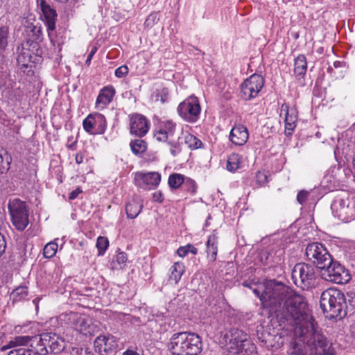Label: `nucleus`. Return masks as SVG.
Returning <instances> with one entry per match:
<instances>
[{"mask_svg":"<svg viewBox=\"0 0 355 355\" xmlns=\"http://www.w3.org/2000/svg\"><path fill=\"white\" fill-rule=\"evenodd\" d=\"M249 137L247 128L243 125H235L230 134V140L236 146L244 145Z\"/></svg>","mask_w":355,"mask_h":355,"instance_id":"nucleus-22","label":"nucleus"},{"mask_svg":"<svg viewBox=\"0 0 355 355\" xmlns=\"http://www.w3.org/2000/svg\"><path fill=\"white\" fill-rule=\"evenodd\" d=\"M264 85L262 76L253 74L247 78L241 85V96L248 101L257 96Z\"/></svg>","mask_w":355,"mask_h":355,"instance_id":"nucleus-16","label":"nucleus"},{"mask_svg":"<svg viewBox=\"0 0 355 355\" xmlns=\"http://www.w3.org/2000/svg\"><path fill=\"white\" fill-rule=\"evenodd\" d=\"M254 293L264 306L275 313L280 326L296 324L298 317H308L307 313L310 312L304 297L292 293L285 284L275 279L259 283Z\"/></svg>","mask_w":355,"mask_h":355,"instance_id":"nucleus-1","label":"nucleus"},{"mask_svg":"<svg viewBox=\"0 0 355 355\" xmlns=\"http://www.w3.org/2000/svg\"><path fill=\"white\" fill-rule=\"evenodd\" d=\"M122 355H140V354L137 352H136L133 349H128L123 353Z\"/></svg>","mask_w":355,"mask_h":355,"instance_id":"nucleus-59","label":"nucleus"},{"mask_svg":"<svg viewBox=\"0 0 355 355\" xmlns=\"http://www.w3.org/2000/svg\"><path fill=\"white\" fill-rule=\"evenodd\" d=\"M28 289L26 286H19L14 289L10 295V300L14 306L17 302L28 300Z\"/></svg>","mask_w":355,"mask_h":355,"instance_id":"nucleus-27","label":"nucleus"},{"mask_svg":"<svg viewBox=\"0 0 355 355\" xmlns=\"http://www.w3.org/2000/svg\"><path fill=\"white\" fill-rule=\"evenodd\" d=\"M168 96V89L166 88H162V89H156V91L153 94L155 101H160L162 103H165L167 101Z\"/></svg>","mask_w":355,"mask_h":355,"instance_id":"nucleus-44","label":"nucleus"},{"mask_svg":"<svg viewBox=\"0 0 355 355\" xmlns=\"http://www.w3.org/2000/svg\"><path fill=\"white\" fill-rule=\"evenodd\" d=\"M94 119L95 120L94 123V133L103 134L107 126L105 117L100 113H95L94 114Z\"/></svg>","mask_w":355,"mask_h":355,"instance_id":"nucleus-30","label":"nucleus"},{"mask_svg":"<svg viewBox=\"0 0 355 355\" xmlns=\"http://www.w3.org/2000/svg\"><path fill=\"white\" fill-rule=\"evenodd\" d=\"M17 62L21 69L32 68L43 61V51L41 47L26 46L21 44L17 48Z\"/></svg>","mask_w":355,"mask_h":355,"instance_id":"nucleus-9","label":"nucleus"},{"mask_svg":"<svg viewBox=\"0 0 355 355\" xmlns=\"http://www.w3.org/2000/svg\"><path fill=\"white\" fill-rule=\"evenodd\" d=\"M10 157L8 156L7 152L0 147V172L3 173L4 171L9 168L10 162Z\"/></svg>","mask_w":355,"mask_h":355,"instance_id":"nucleus-39","label":"nucleus"},{"mask_svg":"<svg viewBox=\"0 0 355 355\" xmlns=\"http://www.w3.org/2000/svg\"><path fill=\"white\" fill-rule=\"evenodd\" d=\"M158 21L157 13H150L146 18L144 25L145 27L151 28Z\"/></svg>","mask_w":355,"mask_h":355,"instance_id":"nucleus-48","label":"nucleus"},{"mask_svg":"<svg viewBox=\"0 0 355 355\" xmlns=\"http://www.w3.org/2000/svg\"><path fill=\"white\" fill-rule=\"evenodd\" d=\"M55 1L57 2H59V3H67L69 0H55Z\"/></svg>","mask_w":355,"mask_h":355,"instance_id":"nucleus-61","label":"nucleus"},{"mask_svg":"<svg viewBox=\"0 0 355 355\" xmlns=\"http://www.w3.org/2000/svg\"><path fill=\"white\" fill-rule=\"evenodd\" d=\"M128 73V68L126 65H122L115 70V76L118 78H123Z\"/></svg>","mask_w":355,"mask_h":355,"instance_id":"nucleus-50","label":"nucleus"},{"mask_svg":"<svg viewBox=\"0 0 355 355\" xmlns=\"http://www.w3.org/2000/svg\"><path fill=\"white\" fill-rule=\"evenodd\" d=\"M95 120L94 119V114H91L87 116L83 121V125L84 130L90 134H95L94 130V123Z\"/></svg>","mask_w":355,"mask_h":355,"instance_id":"nucleus-43","label":"nucleus"},{"mask_svg":"<svg viewBox=\"0 0 355 355\" xmlns=\"http://www.w3.org/2000/svg\"><path fill=\"white\" fill-rule=\"evenodd\" d=\"M284 344V339L280 334L275 331L273 329V334L270 336L268 340H266L264 347L268 349L275 348H280Z\"/></svg>","mask_w":355,"mask_h":355,"instance_id":"nucleus-29","label":"nucleus"},{"mask_svg":"<svg viewBox=\"0 0 355 355\" xmlns=\"http://www.w3.org/2000/svg\"><path fill=\"white\" fill-rule=\"evenodd\" d=\"M189 252H191L193 254H196L198 253V249L192 244H187L184 246H181L177 250V254L180 257H186Z\"/></svg>","mask_w":355,"mask_h":355,"instance_id":"nucleus-42","label":"nucleus"},{"mask_svg":"<svg viewBox=\"0 0 355 355\" xmlns=\"http://www.w3.org/2000/svg\"><path fill=\"white\" fill-rule=\"evenodd\" d=\"M184 141L191 149H198L202 146V142L196 136L191 134H187L184 136Z\"/></svg>","mask_w":355,"mask_h":355,"instance_id":"nucleus-38","label":"nucleus"},{"mask_svg":"<svg viewBox=\"0 0 355 355\" xmlns=\"http://www.w3.org/2000/svg\"><path fill=\"white\" fill-rule=\"evenodd\" d=\"M9 75L8 64L6 60V54L0 56V84L5 81Z\"/></svg>","mask_w":355,"mask_h":355,"instance_id":"nucleus-40","label":"nucleus"},{"mask_svg":"<svg viewBox=\"0 0 355 355\" xmlns=\"http://www.w3.org/2000/svg\"><path fill=\"white\" fill-rule=\"evenodd\" d=\"M241 157L237 153L231 154L227 161V169L230 171L234 172L241 167Z\"/></svg>","mask_w":355,"mask_h":355,"instance_id":"nucleus-32","label":"nucleus"},{"mask_svg":"<svg viewBox=\"0 0 355 355\" xmlns=\"http://www.w3.org/2000/svg\"><path fill=\"white\" fill-rule=\"evenodd\" d=\"M6 248V242L4 236L0 233V257L5 252Z\"/></svg>","mask_w":355,"mask_h":355,"instance_id":"nucleus-53","label":"nucleus"},{"mask_svg":"<svg viewBox=\"0 0 355 355\" xmlns=\"http://www.w3.org/2000/svg\"><path fill=\"white\" fill-rule=\"evenodd\" d=\"M130 148L135 155L144 153L147 149L146 142L141 139H136L130 142Z\"/></svg>","mask_w":355,"mask_h":355,"instance_id":"nucleus-35","label":"nucleus"},{"mask_svg":"<svg viewBox=\"0 0 355 355\" xmlns=\"http://www.w3.org/2000/svg\"><path fill=\"white\" fill-rule=\"evenodd\" d=\"M176 124L172 121H165L159 123L154 131V138L159 142H166L170 147L173 156L178 155L181 150L179 137L175 134Z\"/></svg>","mask_w":355,"mask_h":355,"instance_id":"nucleus-6","label":"nucleus"},{"mask_svg":"<svg viewBox=\"0 0 355 355\" xmlns=\"http://www.w3.org/2000/svg\"><path fill=\"white\" fill-rule=\"evenodd\" d=\"M94 347L101 355H109L116 350L118 345L112 336H99L95 339Z\"/></svg>","mask_w":355,"mask_h":355,"instance_id":"nucleus-17","label":"nucleus"},{"mask_svg":"<svg viewBox=\"0 0 355 355\" xmlns=\"http://www.w3.org/2000/svg\"><path fill=\"white\" fill-rule=\"evenodd\" d=\"M84 157L81 153H77L75 157L76 162L77 164H81L83 162Z\"/></svg>","mask_w":355,"mask_h":355,"instance_id":"nucleus-58","label":"nucleus"},{"mask_svg":"<svg viewBox=\"0 0 355 355\" xmlns=\"http://www.w3.org/2000/svg\"><path fill=\"white\" fill-rule=\"evenodd\" d=\"M70 355H94L89 347H72L70 350Z\"/></svg>","mask_w":355,"mask_h":355,"instance_id":"nucleus-46","label":"nucleus"},{"mask_svg":"<svg viewBox=\"0 0 355 355\" xmlns=\"http://www.w3.org/2000/svg\"><path fill=\"white\" fill-rule=\"evenodd\" d=\"M10 40V23L1 24L0 26V56H3V54H6Z\"/></svg>","mask_w":355,"mask_h":355,"instance_id":"nucleus-24","label":"nucleus"},{"mask_svg":"<svg viewBox=\"0 0 355 355\" xmlns=\"http://www.w3.org/2000/svg\"><path fill=\"white\" fill-rule=\"evenodd\" d=\"M218 236L216 234V230L214 231L213 234L208 237L206 243V252L207 257L211 261H215L217 257L218 252Z\"/></svg>","mask_w":355,"mask_h":355,"instance_id":"nucleus-25","label":"nucleus"},{"mask_svg":"<svg viewBox=\"0 0 355 355\" xmlns=\"http://www.w3.org/2000/svg\"><path fill=\"white\" fill-rule=\"evenodd\" d=\"M8 208L13 226L19 232L24 231L29 224V207L26 202L19 198L10 199Z\"/></svg>","mask_w":355,"mask_h":355,"instance_id":"nucleus-7","label":"nucleus"},{"mask_svg":"<svg viewBox=\"0 0 355 355\" xmlns=\"http://www.w3.org/2000/svg\"><path fill=\"white\" fill-rule=\"evenodd\" d=\"M211 218V216L209 215L206 220L205 225L208 226L209 225V223L208 222V220Z\"/></svg>","mask_w":355,"mask_h":355,"instance_id":"nucleus-62","label":"nucleus"},{"mask_svg":"<svg viewBox=\"0 0 355 355\" xmlns=\"http://www.w3.org/2000/svg\"><path fill=\"white\" fill-rule=\"evenodd\" d=\"M248 340H249L248 334L242 329H230L225 334L220 341L225 350V355H234L239 350V347L243 346Z\"/></svg>","mask_w":355,"mask_h":355,"instance_id":"nucleus-10","label":"nucleus"},{"mask_svg":"<svg viewBox=\"0 0 355 355\" xmlns=\"http://www.w3.org/2000/svg\"><path fill=\"white\" fill-rule=\"evenodd\" d=\"M202 346L199 335L189 331L173 334L167 345L173 355H197L201 352Z\"/></svg>","mask_w":355,"mask_h":355,"instance_id":"nucleus-5","label":"nucleus"},{"mask_svg":"<svg viewBox=\"0 0 355 355\" xmlns=\"http://www.w3.org/2000/svg\"><path fill=\"white\" fill-rule=\"evenodd\" d=\"M31 341L36 342L37 352L40 355H58L65 349V341L63 338L54 332H45L36 337L18 336L14 337L8 343L1 347V351L17 346L28 345Z\"/></svg>","mask_w":355,"mask_h":355,"instance_id":"nucleus-4","label":"nucleus"},{"mask_svg":"<svg viewBox=\"0 0 355 355\" xmlns=\"http://www.w3.org/2000/svg\"><path fill=\"white\" fill-rule=\"evenodd\" d=\"M143 205L138 200L132 199L128 202L125 205V211L128 218H135L141 211Z\"/></svg>","mask_w":355,"mask_h":355,"instance_id":"nucleus-28","label":"nucleus"},{"mask_svg":"<svg viewBox=\"0 0 355 355\" xmlns=\"http://www.w3.org/2000/svg\"><path fill=\"white\" fill-rule=\"evenodd\" d=\"M81 192L82 190L80 188H77L76 189L72 191L69 196V200L76 199Z\"/></svg>","mask_w":355,"mask_h":355,"instance_id":"nucleus-56","label":"nucleus"},{"mask_svg":"<svg viewBox=\"0 0 355 355\" xmlns=\"http://www.w3.org/2000/svg\"><path fill=\"white\" fill-rule=\"evenodd\" d=\"M331 209L334 215L343 222L347 223L355 217L354 208L350 206L348 196H336L331 203Z\"/></svg>","mask_w":355,"mask_h":355,"instance_id":"nucleus-13","label":"nucleus"},{"mask_svg":"<svg viewBox=\"0 0 355 355\" xmlns=\"http://www.w3.org/2000/svg\"><path fill=\"white\" fill-rule=\"evenodd\" d=\"M31 349H26L24 347L15 348L9 352L8 355H40L37 352V344L34 346L35 342L31 341Z\"/></svg>","mask_w":355,"mask_h":355,"instance_id":"nucleus-34","label":"nucleus"},{"mask_svg":"<svg viewBox=\"0 0 355 355\" xmlns=\"http://www.w3.org/2000/svg\"><path fill=\"white\" fill-rule=\"evenodd\" d=\"M58 251V243L55 241L48 243L43 249V254L46 258L53 257Z\"/></svg>","mask_w":355,"mask_h":355,"instance_id":"nucleus-41","label":"nucleus"},{"mask_svg":"<svg viewBox=\"0 0 355 355\" xmlns=\"http://www.w3.org/2000/svg\"><path fill=\"white\" fill-rule=\"evenodd\" d=\"M307 70V61L304 55H299L294 62V74L297 79L304 78Z\"/></svg>","mask_w":355,"mask_h":355,"instance_id":"nucleus-26","label":"nucleus"},{"mask_svg":"<svg viewBox=\"0 0 355 355\" xmlns=\"http://www.w3.org/2000/svg\"><path fill=\"white\" fill-rule=\"evenodd\" d=\"M109 245L108 239L104 236H99L96 241V248L98 250V254L102 255L104 254Z\"/></svg>","mask_w":355,"mask_h":355,"instance_id":"nucleus-45","label":"nucleus"},{"mask_svg":"<svg viewBox=\"0 0 355 355\" xmlns=\"http://www.w3.org/2000/svg\"><path fill=\"white\" fill-rule=\"evenodd\" d=\"M201 107L197 97L191 96L180 103L178 107L179 115L188 122H196L200 114Z\"/></svg>","mask_w":355,"mask_h":355,"instance_id":"nucleus-15","label":"nucleus"},{"mask_svg":"<svg viewBox=\"0 0 355 355\" xmlns=\"http://www.w3.org/2000/svg\"><path fill=\"white\" fill-rule=\"evenodd\" d=\"M136 180L139 181L140 187L148 186L149 189L155 188L160 182L161 175L157 172H149L147 173H139L137 175Z\"/></svg>","mask_w":355,"mask_h":355,"instance_id":"nucleus-23","label":"nucleus"},{"mask_svg":"<svg viewBox=\"0 0 355 355\" xmlns=\"http://www.w3.org/2000/svg\"><path fill=\"white\" fill-rule=\"evenodd\" d=\"M305 255L308 261L320 270L324 268L332 259L324 245L318 242L309 243L305 249Z\"/></svg>","mask_w":355,"mask_h":355,"instance_id":"nucleus-11","label":"nucleus"},{"mask_svg":"<svg viewBox=\"0 0 355 355\" xmlns=\"http://www.w3.org/2000/svg\"><path fill=\"white\" fill-rule=\"evenodd\" d=\"M24 31L23 35L25 37L26 46H33L35 47H41L40 43L43 41L42 27L40 23L31 21L29 19H26L23 23Z\"/></svg>","mask_w":355,"mask_h":355,"instance_id":"nucleus-14","label":"nucleus"},{"mask_svg":"<svg viewBox=\"0 0 355 355\" xmlns=\"http://www.w3.org/2000/svg\"><path fill=\"white\" fill-rule=\"evenodd\" d=\"M353 164H354V166L355 167V153H354V155L353 157Z\"/></svg>","mask_w":355,"mask_h":355,"instance_id":"nucleus-63","label":"nucleus"},{"mask_svg":"<svg viewBox=\"0 0 355 355\" xmlns=\"http://www.w3.org/2000/svg\"><path fill=\"white\" fill-rule=\"evenodd\" d=\"M271 328L269 326L267 327H263L260 326L257 328V338L260 340L261 343H263V345L264 346V344L266 343V340H268V339L270 338V336L272 332H270Z\"/></svg>","mask_w":355,"mask_h":355,"instance_id":"nucleus-37","label":"nucleus"},{"mask_svg":"<svg viewBox=\"0 0 355 355\" xmlns=\"http://www.w3.org/2000/svg\"><path fill=\"white\" fill-rule=\"evenodd\" d=\"M259 284H257L254 282H248V281H244L242 283V285L244 286V287H247V288H250L253 292H254V290L257 288V286L259 285Z\"/></svg>","mask_w":355,"mask_h":355,"instance_id":"nucleus-54","label":"nucleus"},{"mask_svg":"<svg viewBox=\"0 0 355 355\" xmlns=\"http://www.w3.org/2000/svg\"><path fill=\"white\" fill-rule=\"evenodd\" d=\"M90 320L86 317L79 316L76 320L74 328L78 331L84 334H90Z\"/></svg>","mask_w":355,"mask_h":355,"instance_id":"nucleus-31","label":"nucleus"},{"mask_svg":"<svg viewBox=\"0 0 355 355\" xmlns=\"http://www.w3.org/2000/svg\"><path fill=\"white\" fill-rule=\"evenodd\" d=\"M330 262L327 264L324 268L321 270L322 278L335 284L347 283L351 279L348 270L333 259Z\"/></svg>","mask_w":355,"mask_h":355,"instance_id":"nucleus-12","label":"nucleus"},{"mask_svg":"<svg viewBox=\"0 0 355 355\" xmlns=\"http://www.w3.org/2000/svg\"><path fill=\"white\" fill-rule=\"evenodd\" d=\"M309 193L306 191H300L297 196V200L300 205H303L307 199Z\"/></svg>","mask_w":355,"mask_h":355,"instance_id":"nucleus-52","label":"nucleus"},{"mask_svg":"<svg viewBox=\"0 0 355 355\" xmlns=\"http://www.w3.org/2000/svg\"><path fill=\"white\" fill-rule=\"evenodd\" d=\"M281 111L285 112V134L286 135H291L296 126L297 120V111L294 108L289 109L286 103L282 104Z\"/></svg>","mask_w":355,"mask_h":355,"instance_id":"nucleus-21","label":"nucleus"},{"mask_svg":"<svg viewBox=\"0 0 355 355\" xmlns=\"http://www.w3.org/2000/svg\"><path fill=\"white\" fill-rule=\"evenodd\" d=\"M350 332L352 336L355 338V322L350 326Z\"/></svg>","mask_w":355,"mask_h":355,"instance_id":"nucleus-60","label":"nucleus"},{"mask_svg":"<svg viewBox=\"0 0 355 355\" xmlns=\"http://www.w3.org/2000/svg\"><path fill=\"white\" fill-rule=\"evenodd\" d=\"M126 253L121 252L118 253L115 257V261L119 264L120 268H123L127 261Z\"/></svg>","mask_w":355,"mask_h":355,"instance_id":"nucleus-49","label":"nucleus"},{"mask_svg":"<svg viewBox=\"0 0 355 355\" xmlns=\"http://www.w3.org/2000/svg\"><path fill=\"white\" fill-rule=\"evenodd\" d=\"M96 47H94L92 51H90V53H89V55H87V60L85 61V64L89 65L90 64V62L94 56V55L96 53Z\"/></svg>","mask_w":355,"mask_h":355,"instance_id":"nucleus-57","label":"nucleus"},{"mask_svg":"<svg viewBox=\"0 0 355 355\" xmlns=\"http://www.w3.org/2000/svg\"><path fill=\"white\" fill-rule=\"evenodd\" d=\"M40 7L47 26L48 34L51 36V32L55 31L56 27L58 17L56 10L45 0H40Z\"/></svg>","mask_w":355,"mask_h":355,"instance_id":"nucleus-18","label":"nucleus"},{"mask_svg":"<svg viewBox=\"0 0 355 355\" xmlns=\"http://www.w3.org/2000/svg\"><path fill=\"white\" fill-rule=\"evenodd\" d=\"M184 272V266L182 263L175 262L171 267L170 279L177 284Z\"/></svg>","mask_w":355,"mask_h":355,"instance_id":"nucleus-33","label":"nucleus"},{"mask_svg":"<svg viewBox=\"0 0 355 355\" xmlns=\"http://www.w3.org/2000/svg\"><path fill=\"white\" fill-rule=\"evenodd\" d=\"M153 198L154 201L158 202H162L164 200L163 194L161 191H158L153 193Z\"/></svg>","mask_w":355,"mask_h":355,"instance_id":"nucleus-55","label":"nucleus"},{"mask_svg":"<svg viewBox=\"0 0 355 355\" xmlns=\"http://www.w3.org/2000/svg\"><path fill=\"white\" fill-rule=\"evenodd\" d=\"M308 317L300 316L296 324H282L283 328L293 331L296 339L291 342L289 355H326L329 349L327 338L318 330L311 312Z\"/></svg>","mask_w":355,"mask_h":355,"instance_id":"nucleus-2","label":"nucleus"},{"mask_svg":"<svg viewBox=\"0 0 355 355\" xmlns=\"http://www.w3.org/2000/svg\"><path fill=\"white\" fill-rule=\"evenodd\" d=\"M291 278L297 287L303 290H308L312 288L315 283V268L306 263H297L292 270Z\"/></svg>","mask_w":355,"mask_h":355,"instance_id":"nucleus-8","label":"nucleus"},{"mask_svg":"<svg viewBox=\"0 0 355 355\" xmlns=\"http://www.w3.org/2000/svg\"><path fill=\"white\" fill-rule=\"evenodd\" d=\"M256 181L259 185H263L266 182H267L266 175L263 172L258 171L256 173Z\"/></svg>","mask_w":355,"mask_h":355,"instance_id":"nucleus-51","label":"nucleus"},{"mask_svg":"<svg viewBox=\"0 0 355 355\" xmlns=\"http://www.w3.org/2000/svg\"><path fill=\"white\" fill-rule=\"evenodd\" d=\"M116 94V90L112 85H107L103 87L99 92L96 101V107L103 110L109 105Z\"/></svg>","mask_w":355,"mask_h":355,"instance_id":"nucleus-20","label":"nucleus"},{"mask_svg":"<svg viewBox=\"0 0 355 355\" xmlns=\"http://www.w3.org/2000/svg\"><path fill=\"white\" fill-rule=\"evenodd\" d=\"M320 306L327 318L341 320L348 311L355 309V295L352 293L345 295L340 290L329 288L322 293Z\"/></svg>","mask_w":355,"mask_h":355,"instance_id":"nucleus-3","label":"nucleus"},{"mask_svg":"<svg viewBox=\"0 0 355 355\" xmlns=\"http://www.w3.org/2000/svg\"><path fill=\"white\" fill-rule=\"evenodd\" d=\"M182 186L185 190L193 194L196 191V184L194 180L189 178H184Z\"/></svg>","mask_w":355,"mask_h":355,"instance_id":"nucleus-47","label":"nucleus"},{"mask_svg":"<svg viewBox=\"0 0 355 355\" xmlns=\"http://www.w3.org/2000/svg\"><path fill=\"white\" fill-rule=\"evenodd\" d=\"M184 176L180 173L171 174L168 180L169 187L173 189L179 188L184 183Z\"/></svg>","mask_w":355,"mask_h":355,"instance_id":"nucleus-36","label":"nucleus"},{"mask_svg":"<svg viewBox=\"0 0 355 355\" xmlns=\"http://www.w3.org/2000/svg\"><path fill=\"white\" fill-rule=\"evenodd\" d=\"M130 126L131 135L142 137L149 130V122L143 115L135 114L130 117Z\"/></svg>","mask_w":355,"mask_h":355,"instance_id":"nucleus-19","label":"nucleus"}]
</instances>
